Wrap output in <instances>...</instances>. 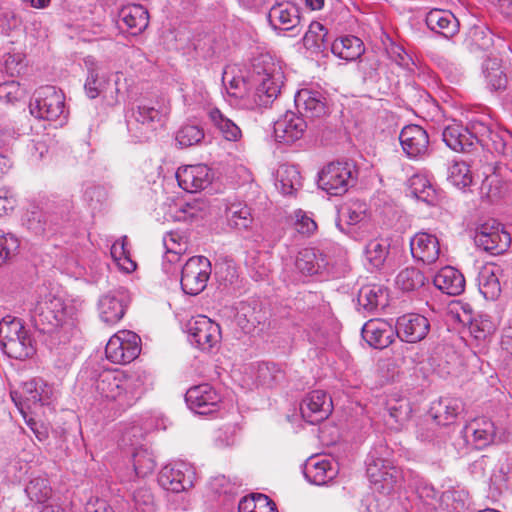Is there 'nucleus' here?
Here are the masks:
<instances>
[{"instance_id": "26", "label": "nucleus", "mask_w": 512, "mask_h": 512, "mask_svg": "<svg viewBox=\"0 0 512 512\" xmlns=\"http://www.w3.org/2000/svg\"><path fill=\"white\" fill-rule=\"evenodd\" d=\"M121 28H125L131 35L143 32L149 23V14L146 8L139 4L123 7L119 13Z\"/></svg>"}, {"instance_id": "2", "label": "nucleus", "mask_w": 512, "mask_h": 512, "mask_svg": "<svg viewBox=\"0 0 512 512\" xmlns=\"http://www.w3.org/2000/svg\"><path fill=\"white\" fill-rule=\"evenodd\" d=\"M252 80L255 85V103L266 107L280 94L284 72L271 55L260 54L252 62Z\"/></svg>"}, {"instance_id": "28", "label": "nucleus", "mask_w": 512, "mask_h": 512, "mask_svg": "<svg viewBox=\"0 0 512 512\" xmlns=\"http://www.w3.org/2000/svg\"><path fill=\"white\" fill-rule=\"evenodd\" d=\"M337 474L335 465L326 458H310L304 466L306 479L315 485H324Z\"/></svg>"}, {"instance_id": "60", "label": "nucleus", "mask_w": 512, "mask_h": 512, "mask_svg": "<svg viewBox=\"0 0 512 512\" xmlns=\"http://www.w3.org/2000/svg\"><path fill=\"white\" fill-rule=\"evenodd\" d=\"M23 89L14 80L0 84V100L6 103H15L23 97Z\"/></svg>"}, {"instance_id": "53", "label": "nucleus", "mask_w": 512, "mask_h": 512, "mask_svg": "<svg viewBox=\"0 0 512 512\" xmlns=\"http://www.w3.org/2000/svg\"><path fill=\"white\" fill-rule=\"evenodd\" d=\"M23 223L28 230L36 235H42L48 229L47 215L38 209L28 211L25 214Z\"/></svg>"}, {"instance_id": "49", "label": "nucleus", "mask_w": 512, "mask_h": 512, "mask_svg": "<svg viewBox=\"0 0 512 512\" xmlns=\"http://www.w3.org/2000/svg\"><path fill=\"white\" fill-rule=\"evenodd\" d=\"M25 492L31 501L44 503L50 498L52 490L47 479L36 477L27 484Z\"/></svg>"}, {"instance_id": "48", "label": "nucleus", "mask_w": 512, "mask_h": 512, "mask_svg": "<svg viewBox=\"0 0 512 512\" xmlns=\"http://www.w3.org/2000/svg\"><path fill=\"white\" fill-rule=\"evenodd\" d=\"M448 181L459 189L470 186L473 178L469 166L465 162H454L448 169Z\"/></svg>"}, {"instance_id": "34", "label": "nucleus", "mask_w": 512, "mask_h": 512, "mask_svg": "<svg viewBox=\"0 0 512 512\" xmlns=\"http://www.w3.org/2000/svg\"><path fill=\"white\" fill-rule=\"evenodd\" d=\"M327 264L325 255L316 248H303L296 257V268L305 275L317 274Z\"/></svg>"}, {"instance_id": "15", "label": "nucleus", "mask_w": 512, "mask_h": 512, "mask_svg": "<svg viewBox=\"0 0 512 512\" xmlns=\"http://www.w3.org/2000/svg\"><path fill=\"white\" fill-rule=\"evenodd\" d=\"M332 409L331 397L321 390L312 391L300 404V412L303 419L312 425L327 419Z\"/></svg>"}, {"instance_id": "47", "label": "nucleus", "mask_w": 512, "mask_h": 512, "mask_svg": "<svg viewBox=\"0 0 512 512\" xmlns=\"http://www.w3.org/2000/svg\"><path fill=\"white\" fill-rule=\"evenodd\" d=\"M387 412L395 424L403 426L409 420L412 408L405 398H390L387 401Z\"/></svg>"}, {"instance_id": "35", "label": "nucleus", "mask_w": 512, "mask_h": 512, "mask_svg": "<svg viewBox=\"0 0 512 512\" xmlns=\"http://www.w3.org/2000/svg\"><path fill=\"white\" fill-rule=\"evenodd\" d=\"M159 485L174 493H179L192 485L190 477L176 466H165L161 469L158 476Z\"/></svg>"}, {"instance_id": "14", "label": "nucleus", "mask_w": 512, "mask_h": 512, "mask_svg": "<svg viewBox=\"0 0 512 512\" xmlns=\"http://www.w3.org/2000/svg\"><path fill=\"white\" fill-rule=\"evenodd\" d=\"M295 105L298 112L310 119H320L329 113L325 93L314 88L300 89L295 95Z\"/></svg>"}, {"instance_id": "46", "label": "nucleus", "mask_w": 512, "mask_h": 512, "mask_svg": "<svg viewBox=\"0 0 512 512\" xmlns=\"http://www.w3.org/2000/svg\"><path fill=\"white\" fill-rule=\"evenodd\" d=\"M132 461L134 471L139 477H145L152 473L156 466L152 451L142 446L134 449Z\"/></svg>"}, {"instance_id": "11", "label": "nucleus", "mask_w": 512, "mask_h": 512, "mask_svg": "<svg viewBox=\"0 0 512 512\" xmlns=\"http://www.w3.org/2000/svg\"><path fill=\"white\" fill-rule=\"evenodd\" d=\"M162 115L154 107L141 104L133 111L132 118L128 120V132L135 142L149 141L160 125Z\"/></svg>"}, {"instance_id": "62", "label": "nucleus", "mask_w": 512, "mask_h": 512, "mask_svg": "<svg viewBox=\"0 0 512 512\" xmlns=\"http://www.w3.org/2000/svg\"><path fill=\"white\" fill-rule=\"evenodd\" d=\"M133 500L136 508L142 512H154V497L149 488L141 487L135 490Z\"/></svg>"}, {"instance_id": "54", "label": "nucleus", "mask_w": 512, "mask_h": 512, "mask_svg": "<svg viewBox=\"0 0 512 512\" xmlns=\"http://www.w3.org/2000/svg\"><path fill=\"white\" fill-rule=\"evenodd\" d=\"M366 465V472L371 483L377 485L379 483V479L382 477V473L388 468V466H392L393 463L387 459L370 454Z\"/></svg>"}, {"instance_id": "30", "label": "nucleus", "mask_w": 512, "mask_h": 512, "mask_svg": "<svg viewBox=\"0 0 512 512\" xmlns=\"http://www.w3.org/2000/svg\"><path fill=\"white\" fill-rule=\"evenodd\" d=\"M462 411V402L456 398H440L432 403L429 413L442 426L452 424Z\"/></svg>"}, {"instance_id": "45", "label": "nucleus", "mask_w": 512, "mask_h": 512, "mask_svg": "<svg viewBox=\"0 0 512 512\" xmlns=\"http://www.w3.org/2000/svg\"><path fill=\"white\" fill-rule=\"evenodd\" d=\"M390 244L387 239L377 238L370 240L365 248L367 261L374 268H381L389 254Z\"/></svg>"}, {"instance_id": "7", "label": "nucleus", "mask_w": 512, "mask_h": 512, "mask_svg": "<svg viewBox=\"0 0 512 512\" xmlns=\"http://www.w3.org/2000/svg\"><path fill=\"white\" fill-rule=\"evenodd\" d=\"M65 96L54 86L39 88L30 102L31 115L39 119L55 120L64 113Z\"/></svg>"}, {"instance_id": "41", "label": "nucleus", "mask_w": 512, "mask_h": 512, "mask_svg": "<svg viewBox=\"0 0 512 512\" xmlns=\"http://www.w3.org/2000/svg\"><path fill=\"white\" fill-rule=\"evenodd\" d=\"M208 117L211 123L219 130L226 140L238 141L241 138L242 132L238 125L231 119L224 116L219 109H210Z\"/></svg>"}, {"instance_id": "44", "label": "nucleus", "mask_w": 512, "mask_h": 512, "mask_svg": "<svg viewBox=\"0 0 512 512\" xmlns=\"http://www.w3.org/2000/svg\"><path fill=\"white\" fill-rule=\"evenodd\" d=\"M226 217L229 226L237 230H247L253 222L250 208L241 203L231 204L226 209Z\"/></svg>"}, {"instance_id": "17", "label": "nucleus", "mask_w": 512, "mask_h": 512, "mask_svg": "<svg viewBox=\"0 0 512 512\" xmlns=\"http://www.w3.org/2000/svg\"><path fill=\"white\" fill-rule=\"evenodd\" d=\"M429 330V320L420 314H405L396 321V334L400 340L407 343H416L423 340Z\"/></svg>"}, {"instance_id": "59", "label": "nucleus", "mask_w": 512, "mask_h": 512, "mask_svg": "<svg viewBox=\"0 0 512 512\" xmlns=\"http://www.w3.org/2000/svg\"><path fill=\"white\" fill-rule=\"evenodd\" d=\"M294 227L303 235H311L317 228L316 222L305 211L298 209L293 213Z\"/></svg>"}, {"instance_id": "27", "label": "nucleus", "mask_w": 512, "mask_h": 512, "mask_svg": "<svg viewBox=\"0 0 512 512\" xmlns=\"http://www.w3.org/2000/svg\"><path fill=\"white\" fill-rule=\"evenodd\" d=\"M503 270L500 266L488 264L481 268L478 274V287L480 293L487 300H496L501 294L499 277Z\"/></svg>"}, {"instance_id": "43", "label": "nucleus", "mask_w": 512, "mask_h": 512, "mask_svg": "<svg viewBox=\"0 0 512 512\" xmlns=\"http://www.w3.org/2000/svg\"><path fill=\"white\" fill-rule=\"evenodd\" d=\"M164 246L166 248V260L170 263L178 262L180 256L188 250V239L180 232L172 231L164 237Z\"/></svg>"}, {"instance_id": "57", "label": "nucleus", "mask_w": 512, "mask_h": 512, "mask_svg": "<svg viewBox=\"0 0 512 512\" xmlns=\"http://www.w3.org/2000/svg\"><path fill=\"white\" fill-rule=\"evenodd\" d=\"M18 247L19 241L14 235L0 230V266L14 255Z\"/></svg>"}, {"instance_id": "51", "label": "nucleus", "mask_w": 512, "mask_h": 512, "mask_svg": "<svg viewBox=\"0 0 512 512\" xmlns=\"http://www.w3.org/2000/svg\"><path fill=\"white\" fill-rule=\"evenodd\" d=\"M203 138L204 131L197 125H184L176 134V141L181 147L185 148L198 144Z\"/></svg>"}, {"instance_id": "22", "label": "nucleus", "mask_w": 512, "mask_h": 512, "mask_svg": "<svg viewBox=\"0 0 512 512\" xmlns=\"http://www.w3.org/2000/svg\"><path fill=\"white\" fill-rule=\"evenodd\" d=\"M267 18L274 30L291 31L300 23L298 7L291 2H276L269 9Z\"/></svg>"}, {"instance_id": "12", "label": "nucleus", "mask_w": 512, "mask_h": 512, "mask_svg": "<svg viewBox=\"0 0 512 512\" xmlns=\"http://www.w3.org/2000/svg\"><path fill=\"white\" fill-rule=\"evenodd\" d=\"M187 332L191 343L203 351H209L221 339L220 326L204 315H199L187 324Z\"/></svg>"}, {"instance_id": "32", "label": "nucleus", "mask_w": 512, "mask_h": 512, "mask_svg": "<svg viewBox=\"0 0 512 512\" xmlns=\"http://www.w3.org/2000/svg\"><path fill=\"white\" fill-rule=\"evenodd\" d=\"M426 24L438 34L446 38L452 37L458 31V21L455 16L445 10L434 9L426 16Z\"/></svg>"}, {"instance_id": "5", "label": "nucleus", "mask_w": 512, "mask_h": 512, "mask_svg": "<svg viewBox=\"0 0 512 512\" xmlns=\"http://www.w3.org/2000/svg\"><path fill=\"white\" fill-rule=\"evenodd\" d=\"M357 174L356 166L352 162H331L319 173L318 185L329 195L341 196L354 186Z\"/></svg>"}, {"instance_id": "23", "label": "nucleus", "mask_w": 512, "mask_h": 512, "mask_svg": "<svg viewBox=\"0 0 512 512\" xmlns=\"http://www.w3.org/2000/svg\"><path fill=\"white\" fill-rule=\"evenodd\" d=\"M464 438L477 449L490 445L495 438L494 423L487 418H478L469 422L463 429Z\"/></svg>"}, {"instance_id": "1", "label": "nucleus", "mask_w": 512, "mask_h": 512, "mask_svg": "<svg viewBox=\"0 0 512 512\" xmlns=\"http://www.w3.org/2000/svg\"><path fill=\"white\" fill-rule=\"evenodd\" d=\"M144 382L139 375H125L118 371H104L96 380L97 396L115 403L120 409L132 406L143 392Z\"/></svg>"}, {"instance_id": "9", "label": "nucleus", "mask_w": 512, "mask_h": 512, "mask_svg": "<svg viewBox=\"0 0 512 512\" xmlns=\"http://www.w3.org/2000/svg\"><path fill=\"white\" fill-rule=\"evenodd\" d=\"M141 351L140 337L128 330L113 335L105 348L108 360L116 364H127L138 357Z\"/></svg>"}, {"instance_id": "64", "label": "nucleus", "mask_w": 512, "mask_h": 512, "mask_svg": "<svg viewBox=\"0 0 512 512\" xmlns=\"http://www.w3.org/2000/svg\"><path fill=\"white\" fill-rule=\"evenodd\" d=\"M258 377L263 384L270 386L282 377V371L276 364L265 363L259 366Z\"/></svg>"}, {"instance_id": "31", "label": "nucleus", "mask_w": 512, "mask_h": 512, "mask_svg": "<svg viewBox=\"0 0 512 512\" xmlns=\"http://www.w3.org/2000/svg\"><path fill=\"white\" fill-rule=\"evenodd\" d=\"M357 301L368 312L384 308L388 303L387 289L378 284L365 285L359 290Z\"/></svg>"}, {"instance_id": "13", "label": "nucleus", "mask_w": 512, "mask_h": 512, "mask_svg": "<svg viewBox=\"0 0 512 512\" xmlns=\"http://www.w3.org/2000/svg\"><path fill=\"white\" fill-rule=\"evenodd\" d=\"M185 401L194 413L208 415L218 410L221 398L210 384L204 383L189 388L185 394Z\"/></svg>"}, {"instance_id": "50", "label": "nucleus", "mask_w": 512, "mask_h": 512, "mask_svg": "<svg viewBox=\"0 0 512 512\" xmlns=\"http://www.w3.org/2000/svg\"><path fill=\"white\" fill-rule=\"evenodd\" d=\"M496 330L495 323L488 315H479L472 319L469 324L471 335L477 340H485Z\"/></svg>"}, {"instance_id": "8", "label": "nucleus", "mask_w": 512, "mask_h": 512, "mask_svg": "<svg viewBox=\"0 0 512 512\" xmlns=\"http://www.w3.org/2000/svg\"><path fill=\"white\" fill-rule=\"evenodd\" d=\"M211 275V263L204 256L189 258L181 270L180 284L187 295H198L207 286Z\"/></svg>"}, {"instance_id": "36", "label": "nucleus", "mask_w": 512, "mask_h": 512, "mask_svg": "<svg viewBox=\"0 0 512 512\" xmlns=\"http://www.w3.org/2000/svg\"><path fill=\"white\" fill-rule=\"evenodd\" d=\"M330 49L335 56L346 61L358 59L365 51L362 40L356 36H344L335 39L331 43Z\"/></svg>"}, {"instance_id": "42", "label": "nucleus", "mask_w": 512, "mask_h": 512, "mask_svg": "<svg viewBox=\"0 0 512 512\" xmlns=\"http://www.w3.org/2000/svg\"><path fill=\"white\" fill-rule=\"evenodd\" d=\"M424 273L416 267H406L396 276L395 284L403 292H413L425 285Z\"/></svg>"}, {"instance_id": "3", "label": "nucleus", "mask_w": 512, "mask_h": 512, "mask_svg": "<svg viewBox=\"0 0 512 512\" xmlns=\"http://www.w3.org/2000/svg\"><path fill=\"white\" fill-rule=\"evenodd\" d=\"M0 347L9 357L24 360L34 355L35 341L21 319L5 316L0 321Z\"/></svg>"}, {"instance_id": "16", "label": "nucleus", "mask_w": 512, "mask_h": 512, "mask_svg": "<svg viewBox=\"0 0 512 512\" xmlns=\"http://www.w3.org/2000/svg\"><path fill=\"white\" fill-rule=\"evenodd\" d=\"M129 303L130 295L125 289H118L102 296L98 303L100 319L107 325L118 323Z\"/></svg>"}, {"instance_id": "63", "label": "nucleus", "mask_w": 512, "mask_h": 512, "mask_svg": "<svg viewBox=\"0 0 512 512\" xmlns=\"http://www.w3.org/2000/svg\"><path fill=\"white\" fill-rule=\"evenodd\" d=\"M108 190L101 185L88 186L84 192V199L89 206L96 208L108 199Z\"/></svg>"}, {"instance_id": "40", "label": "nucleus", "mask_w": 512, "mask_h": 512, "mask_svg": "<svg viewBox=\"0 0 512 512\" xmlns=\"http://www.w3.org/2000/svg\"><path fill=\"white\" fill-rule=\"evenodd\" d=\"M276 186L285 195H292L301 186V175L294 165H281L276 174Z\"/></svg>"}, {"instance_id": "38", "label": "nucleus", "mask_w": 512, "mask_h": 512, "mask_svg": "<svg viewBox=\"0 0 512 512\" xmlns=\"http://www.w3.org/2000/svg\"><path fill=\"white\" fill-rule=\"evenodd\" d=\"M303 44L312 53H324L331 46L327 38V30L319 22H312L303 37Z\"/></svg>"}, {"instance_id": "24", "label": "nucleus", "mask_w": 512, "mask_h": 512, "mask_svg": "<svg viewBox=\"0 0 512 512\" xmlns=\"http://www.w3.org/2000/svg\"><path fill=\"white\" fill-rule=\"evenodd\" d=\"M363 339L373 348L383 349L393 341L392 326L380 319H371L362 327Z\"/></svg>"}, {"instance_id": "33", "label": "nucleus", "mask_w": 512, "mask_h": 512, "mask_svg": "<svg viewBox=\"0 0 512 512\" xmlns=\"http://www.w3.org/2000/svg\"><path fill=\"white\" fill-rule=\"evenodd\" d=\"M442 138L445 144L456 152H466L472 147L469 129L456 122L444 128Z\"/></svg>"}, {"instance_id": "21", "label": "nucleus", "mask_w": 512, "mask_h": 512, "mask_svg": "<svg viewBox=\"0 0 512 512\" xmlns=\"http://www.w3.org/2000/svg\"><path fill=\"white\" fill-rule=\"evenodd\" d=\"M303 117L287 111L274 123L275 139L287 144L299 140L307 129V123Z\"/></svg>"}, {"instance_id": "25", "label": "nucleus", "mask_w": 512, "mask_h": 512, "mask_svg": "<svg viewBox=\"0 0 512 512\" xmlns=\"http://www.w3.org/2000/svg\"><path fill=\"white\" fill-rule=\"evenodd\" d=\"M85 64L88 69V76L84 89L90 99H95L107 88L111 73L91 57L85 60Z\"/></svg>"}, {"instance_id": "58", "label": "nucleus", "mask_w": 512, "mask_h": 512, "mask_svg": "<svg viewBox=\"0 0 512 512\" xmlns=\"http://www.w3.org/2000/svg\"><path fill=\"white\" fill-rule=\"evenodd\" d=\"M440 426L429 414L421 419L416 426V437L423 442H430L436 437V428Z\"/></svg>"}, {"instance_id": "10", "label": "nucleus", "mask_w": 512, "mask_h": 512, "mask_svg": "<svg viewBox=\"0 0 512 512\" xmlns=\"http://www.w3.org/2000/svg\"><path fill=\"white\" fill-rule=\"evenodd\" d=\"M474 241L477 247L493 255L502 254L511 244V236L496 220H489L477 227Z\"/></svg>"}, {"instance_id": "19", "label": "nucleus", "mask_w": 512, "mask_h": 512, "mask_svg": "<svg viewBox=\"0 0 512 512\" xmlns=\"http://www.w3.org/2000/svg\"><path fill=\"white\" fill-rule=\"evenodd\" d=\"M410 250L413 258L426 265L435 263L440 257V243L436 235L420 231L410 240Z\"/></svg>"}, {"instance_id": "6", "label": "nucleus", "mask_w": 512, "mask_h": 512, "mask_svg": "<svg viewBox=\"0 0 512 512\" xmlns=\"http://www.w3.org/2000/svg\"><path fill=\"white\" fill-rule=\"evenodd\" d=\"M12 400L26 418V413H37L44 405H49L53 397L52 387L42 379H32L11 392Z\"/></svg>"}, {"instance_id": "55", "label": "nucleus", "mask_w": 512, "mask_h": 512, "mask_svg": "<svg viewBox=\"0 0 512 512\" xmlns=\"http://www.w3.org/2000/svg\"><path fill=\"white\" fill-rule=\"evenodd\" d=\"M402 473L400 469L394 465L388 466V468L382 473L381 479L376 486V489L384 494H389L401 480Z\"/></svg>"}, {"instance_id": "61", "label": "nucleus", "mask_w": 512, "mask_h": 512, "mask_svg": "<svg viewBox=\"0 0 512 512\" xmlns=\"http://www.w3.org/2000/svg\"><path fill=\"white\" fill-rule=\"evenodd\" d=\"M341 217L349 225H356L366 218V208L362 203H352L344 207L341 211Z\"/></svg>"}, {"instance_id": "18", "label": "nucleus", "mask_w": 512, "mask_h": 512, "mask_svg": "<svg viewBox=\"0 0 512 512\" xmlns=\"http://www.w3.org/2000/svg\"><path fill=\"white\" fill-rule=\"evenodd\" d=\"M399 140L409 158H422L429 152V136L419 125L405 126L399 135Z\"/></svg>"}, {"instance_id": "56", "label": "nucleus", "mask_w": 512, "mask_h": 512, "mask_svg": "<svg viewBox=\"0 0 512 512\" xmlns=\"http://www.w3.org/2000/svg\"><path fill=\"white\" fill-rule=\"evenodd\" d=\"M419 499L427 508V512H435L439 502V492L429 483H420L417 487Z\"/></svg>"}, {"instance_id": "37", "label": "nucleus", "mask_w": 512, "mask_h": 512, "mask_svg": "<svg viewBox=\"0 0 512 512\" xmlns=\"http://www.w3.org/2000/svg\"><path fill=\"white\" fill-rule=\"evenodd\" d=\"M483 76L487 86L493 90H503L506 88L508 79L502 62L499 58H488L483 63Z\"/></svg>"}, {"instance_id": "29", "label": "nucleus", "mask_w": 512, "mask_h": 512, "mask_svg": "<svg viewBox=\"0 0 512 512\" xmlns=\"http://www.w3.org/2000/svg\"><path fill=\"white\" fill-rule=\"evenodd\" d=\"M437 289L451 296L460 295L465 289V279L460 271L451 266L443 267L434 276Z\"/></svg>"}, {"instance_id": "52", "label": "nucleus", "mask_w": 512, "mask_h": 512, "mask_svg": "<svg viewBox=\"0 0 512 512\" xmlns=\"http://www.w3.org/2000/svg\"><path fill=\"white\" fill-rule=\"evenodd\" d=\"M505 192V184L502 179L492 174L487 176L481 185V193L491 202L498 200Z\"/></svg>"}, {"instance_id": "4", "label": "nucleus", "mask_w": 512, "mask_h": 512, "mask_svg": "<svg viewBox=\"0 0 512 512\" xmlns=\"http://www.w3.org/2000/svg\"><path fill=\"white\" fill-rule=\"evenodd\" d=\"M67 311L62 298L46 295L35 304L31 311L34 327L42 333H54L66 323Z\"/></svg>"}, {"instance_id": "39", "label": "nucleus", "mask_w": 512, "mask_h": 512, "mask_svg": "<svg viewBox=\"0 0 512 512\" xmlns=\"http://www.w3.org/2000/svg\"><path fill=\"white\" fill-rule=\"evenodd\" d=\"M409 191L413 197L428 205H435L437 201L436 190L424 175L416 174L409 179Z\"/></svg>"}, {"instance_id": "20", "label": "nucleus", "mask_w": 512, "mask_h": 512, "mask_svg": "<svg viewBox=\"0 0 512 512\" xmlns=\"http://www.w3.org/2000/svg\"><path fill=\"white\" fill-rule=\"evenodd\" d=\"M176 178L183 190L194 193L210 185L212 174L206 165L198 164L178 168Z\"/></svg>"}]
</instances>
